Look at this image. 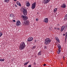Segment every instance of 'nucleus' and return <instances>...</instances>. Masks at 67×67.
Returning <instances> with one entry per match:
<instances>
[{
	"instance_id": "obj_37",
	"label": "nucleus",
	"mask_w": 67,
	"mask_h": 67,
	"mask_svg": "<svg viewBox=\"0 0 67 67\" xmlns=\"http://www.w3.org/2000/svg\"><path fill=\"white\" fill-rule=\"evenodd\" d=\"M63 59H65V57H63Z\"/></svg>"
},
{
	"instance_id": "obj_34",
	"label": "nucleus",
	"mask_w": 67,
	"mask_h": 67,
	"mask_svg": "<svg viewBox=\"0 0 67 67\" xmlns=\"http://www.w3.org/2000/svg\"><path fill=\"white\" fill-rule=\"evenodd\" d=\"M13 22H15V20H13Z\"/></svg>"
},
{
	"instance_id": "obj_33",
	"label": "nucleus",
	"mask_w": 67,
	"mask_h": 67,
	"mask_svg": "<svg viewBox=\"0 0 67 67\" xmlns=\"http://www.w3.org/2000/svg\"><path fill=\"white\" fill-rule=\"evenodd\" d=\"M34 65H36V63H35V62H34Z\"/></svg>"
},
{
	"instance_id": "obj_32",
	"label": "nucleus",
	"mask_w": 67,
	"mask_h": 67,
	"mask_svg": "<svg viewBox=\"0 0 67 67\" xmlns=\"http://www.w3.org/2000/svg\"><path fill=\"white\" fill-rule=\"evenodd\" d=\"M36 21H38V19L37 18L36 19Z\"/></svg>"
},
{
	"instance_id": "obj_2",
	"label": "nucleus",
	"mask_w": 67,
	"mask_h": 67,
	"mask_svg": "<svg viewBox=\"0 0 67 67\" xmlns=\"http://www.w3.org/2000/svg\"><path fill=\"white\" fill-rule=\"evenodd\" d=\"M51 42V39L49 38H48L45 39L44 41V44L45 45H47L48 44H49V43Z\"/></svg>"
},
{
	"instance_id": "obj_6",
	"label": "nucleus",
	"mask_w": 67,
	"mask_h": 67,
	"mask_svg": "<svg viewBox=\"0 0 67 67\" xmlns=\"http://www.w3.org/2000/svg\"><path fill=\"white\" fill-rule=\"evenodd\" d=\"M49 1H50V0H43L42 2L43 4H46L48 3Z\"/></svg>"
},
{
	"instance_id": "obj_7",
	"label": "nucleus",
	"mask_w": 67,
	"mask_h": 67,
	"mask_svg": "<svg viewBox=\"0 0 67 67\" xmlns=\"http://www.w3.org/2000/svg\"><path fill=\"white\" fill-rule=\"evenodd\" d=\"M33 40V38L32 37H29L27 40V41L28 42H31Z\"/></svg>"
},
{
	"instance_id": "obj_23",
	"label": "nucleus",
	"mask_w": 67,
	"mask_h": 67,
	"mask_svg": "<svg viewBox=\"0 0 67 67\" xmlns=\"http://www.w3.org/2000/svg\"><path fill=\"white\" fill-rule=\"evenodd\" d=\"M10 0H4V1L5 2L8 3L10 1Z\"/></svg>"
},
{
	"instance_id": "obj_16",
	"label": "nucleus",
	"mask_w": 67,
	"mask_h": 67,
	"mask_svg": "<svg viewBox=\"0 0 67 67\" xmlns=\"http://www.w3.org/2000/svg\"><path fill=\"white\" fill-rule=\"evenodd\" d=\"M55 38L57 41H58V42H59V39L58 37H55Z\"/></svg>"
},
{
	"instance_id": "obj_28",
	"label": "nucleus",
	"mask_w": 67,
	"mask_h": 67,
	"mask_svg": "<svg viewBox=\"0 0 67 67\" xmlns=\"http://www.w3.org/2000/svg\"><path fill=\"white\" fill-rule=\"evenodd\" d=\"M36 47L35 46H32V47H31V48L32 49H34V48H35Z\"/></svg>"
},
{
	"instance_id": "obj_4",
	"label": "nucleus",
	"mask_w": 67,
	"mask_h": 67,
	"mask_svg": "<svg viewBox=\"0 0 67 67\" xmlns=\"http://www.w3.org/2000/svg\"><path fill=\"white\" fill-rule=\"evenodd\" d=\"M21 18L23 19V20H25L28 19V17L26 16H24L23 15H21Z\"/></svg>"
},
{
	"instance_id": "obj_18",
	"label": "nucleus",
	"mask_w": 67,
	"mask_h": 67,
	"mask_svg": "<svg viewBox=\"0 0 67 67\" xmlns=\"http://www.w3.org/2000/svg\"><path fill=\"white\" fill-rule=\"evenodd\" d=\"M41 53H42V51H40L38 53V56L39 55H41Z\"/></svg>"
},
{
	"instance_id": "obj_13",
	"label": "nucleus",
	"mask_w": 67,
	"mask_h": 67,
	"mask_svg": "<svg viewBox=\"0 0 67 67\" xmlns=\"http://www.w3.org/2000/svg\"><path fill=\"white\" fill-rule=\"evenodd\" d=\"M10 16L12 18H14L15 16L13 14H10Z\"/></svg>"
},
{
	"instance_id": "obj_19",
	"label": "nucleus",
	"mask_w": 67,
	"mask_h": 67,
	"mask_svg": "<svg viewBox=\"0 0 67 67\" xmlns=\"http://www.w3.org/2000/svg\"><path fill=\"white\" fill-rule=\"evenodd\" d=\"M67 37V32H66L65 34V42H66V41Z\"/></svg>"
},
{
	"instance_id": "obj_14",
	"label": "nucleus",
	"mask_w": 67,
	"mask_h": 67,
	"mask_svg": "<svg viewBox=\"0 0 67 67\" xmlns=\"http://www.w3.org/2000/svg\"><path fill=\"white\" fill-rule=\"evenodd\" d=\"M26 4L27 7H29L30 5V3H29V2H27V3H26Z\"/></svg>"
},
{
	"instance_id": "obj_30",
	"label": "nucleus",
	"mask_w": 67,
	"mask_h": 67,
	"mask_svg": "<svg viewBox=\"0 0 67 67\" xmlns=\"http://www.w3.org/2000/svg\"><path fill=\"white\" fill-rule=\"evenodd\" d=\"M46 64H44L43 65V66H46Z\"/></svg>"
},
{
	"instance_id": "obj_36",
	"label": "nucleus",
	"mask_w": 67,
	"mask_h": 67,
	"mask_svg": "<svg viewBox=\"0 0 67 67\" xmlns=\"http://www.w3.org/2000/svg\"><path fill=\"white\" fill-rule=\"evenodd\" d=\"M14 1H16L17 0H13Z\"/></svg>"
},
{
	"instance_id": "obj_10",
	"label": "nucleus",
	"mask_w": 67,
	"mask_h": 67,
	"mask_svg": "<svg viewBox=\"0 0 67 67\" xmlns=\"http://www.w3.org/2000/svg\"><path fill=\"white\" fill-rule=\"evenodd\" d=\"M21 24V23L20 22V21L19 20H18L17 21V22L16 23V25L17 26H19V25Z\"/></svg>"
},
{
	"instance_id": "obj_20",
	"label": "nucleus",
	"mask_w": 67,
	"mask_h": 67,
	"mask_svg": "<svg viewBox=\"0 0 67 67\" xmlns=\"http://www.w3.org/2000/svg\"><path fill=\"white\" fill-rule=\"evenodd\" d=\"M60 49H58V50L57 51V53L59 54L60 53V52H61V51L60 50Z\"/></svg>"
},
{
	"instance_id": "obj_1",
	"label": "nucleus",
	"mask_w": 67,
	"mask_h": 67,
	"mask_svg": "<svg viewBox=\"0 0 67 67\" xmlns=\"http://www.w3.org/2000/svg\"><path fill=\"white\" fill-rule=\"evenodd\" d=\"M25 47V44L24 42H23L21 43L19 46V49L21 50H22L23 49H24V48Z\"/></svg>"
},
{
	"instance_id": "obj_26",
	"label": "nucleus",
	"mask_w": 67,
	"mask_h": 67,
	"mask_svg": "<svg viewBox=\"0 0 67 67\" xmlns=\"http://www.w3.org/2000/svg\"><path fill=\"white\" fill-rule=\"evenodd\" d=\"M2 32H0V37H1L2 36Z\"/></svg>"
},
{
	"instance_id": "obj_39",
	"label": "nucleus",
	"mask_w": 67,
	"mask_h": 67,
	"mask_svg": "<svg viewBox=\"0 0 67 67\" xmlns=\"http://www.w3.org/2000/svg\"><path fill=\"white\" fill-rule=\"evenodd\" d=\"M57 30H59V28H58Z\"/></svg>"
},
{
	"instance_id": "obj_27",
	"label": "nucleus",
	"mask_w": 67,
	"mask_h": 67,
	"mask_svg": "<svg viewBox=\"0 0 67 67\" xmlns=\"http://www.w3.org/2000/svg\"><path fill=\"white\" fill-rule=\"evenodd\" d=\"M29 62H28L25 63L24 64V65H27V64H29Z\"/></svg>"
},
{
	"instance_id": "obj_9",
	"label": "nucleus",
	"mask_w": 67,
	"mask_h": 67,
	"mask_svg": "<svg viewBox=\"0 0 67 67\" xmlns=\"http://www.w3.org/2000/svg\"><path fill=\"white\" fill-rule=\"evenodd\" d=\"M25 23L26 25H29L30 24V21L28 20H26L25 22Z\"/></svg>"
},
{
	"instance_id": "obj_17",
	"label": "nucleus",
	"mask_w": 67,
	"mask_h": 67,
	"mask_svg": "<svg viewBox=\"0 0 67 67\" xmlns=\"http://www.w3.org/2000/svg\"><path fill=\"white\" fill-rule=\"evenodd\" d=\"M67 19V14H66V15L64 17V20L65 21H66Z\"/></svg>"
},
{
	"instance_id": "obj_12",
	"label": "nucleus",
	"mask_w": 67,
	"mask_h": 67,
	"mask_svg": "<svg viewBox=\"0 0 67 67\" xmlns=\"http://www.w3.org/2000/svg\"><path fill=\"white\" fill-rule=\"evenodd\" d=\"M16 4L17 5H18L20 6V7H22V6H21V3H20L19 2H17Z\"/></svg>"
},
{
	"instance_id": "obj_24",
	"label": "nucleus",
	"mask_w": 67,
	"mask_h": 67,
	"mask_svg": "<svg viewBox=\"0 0 67 67\" xmlns=\"http://www.w3.org/2000/svg\"><path fill=\"white\" fill-rule=\"evenodd\" d=\"M44 48L45 49H47V46H44Z\"/></svg>"
},
{
	"instance_id": "obj_21",
	"label": "nucleus",
	"mask_w": 67,
	"mask_h": 67,
	"mask_svg": "<svg viewBox=\"0 0 67 67\" xmlns=\"http://www.w3.org/2000/svg\"><path fill=\"white\" fill-rule=\"evenodd\" d=\"M58 46L59 49H60L61 48V46H60V45L58 44Z\"/></svg>"
},
{
	"instance_id": "obj_3",
	"label": "nucleus",
	"mask_w": 67,
	"mask_h": 67,
	"mask_svg": "<svg viewBox=\"0 0 67 67\" xmlns=\"http://www.w3.org/2000/svg\"><path fill=\"white\" fill-rule=\"evenodd\" d=\"M21 10L23 11V14L24 15H27V10H26L25 8H23L21 9Z\"/></svg>"
},
{
	"instance_id": "obj_22",
	"label": "nucleus",
	"mask_w": 67,
	"mask_h": 67,
	"mask_svg": "<svg viewBox=\"0 0 67 67\" xmlns=\"http://www.w3.org/2000/svg\"><path fill=\"white\" fill-rule=\"evenodd\" d=\"M4 59H2L1 58H0V62H4Z\"/></svg>"
},
{
	"instance_id": "obj_38",
	"label": "nucleus",
	"mask_w": 67,
	"mask_h": 67,
	"mask_svg": "<svg viewBox=\"0 0 67 67\" xmlns=\"http://www.w3.org/2000/svg\"><path fill=\"white\" fill-rule=\"evenodd\" d=\"M63 36H65V34H63Z\"/></svg>"
},
{
	"instance_id": "obj_5",
	"label": "nucleus",
	"mask_w": 67,
	"mask_h": 67,
	"mask_svg": "<svg viewBox=\"0 0 67 67\" xmlns=\"http://www.w3.org/2000/svg\"><path fill=\"white\" fill-rule=\"evenodd\" d=\"M36 2H35L33 3L31 5V9L32 10L34 9L36 7Z\"/></svg>"
},
{
	"instance_id": "obj_25",
	"label": "nucleus",
	"mask_w": 67,
	"mask_h": 67,
	"mask_svg": "<svg viewBox=\"0 0 67 67\" xmlns=\"http://www.w3.org/2000/svg\"><path fill=\"white\" fill-rule=\"evenodd\" d=\"M57 11V8H56L54 9V10L53 11V12H56Z\"/></svg>"
},
{
	"instance_id": "obj_29",
	"label": "nucleus",
	"mask_w": 67,
	"mask_h": 67,
	"mask_svg": "<svg viewBox=\"0 0 67 67\" xmlns=\"http://www.w3.org/2000/svg\"><path fill=\"white\" fill-rule=\"evenodd\" d=\"M28 67H31V65H29L28 66Z\"/></svg>"
},
{
	"instance_id": "obj_31",
	"label": "nucleus",
	"mask_w": 67,
	"mask_h": 67,
	"mask_svg": "<svg viewBox=\"0 0 67 67\" xmlns=\"http://www.w3.org/2000/svg\"><path fill=\"white\" fill-rule=\"evenodd\" d=\"M14 6H15V7H17V6L16 5V4H15L14 5Z\"/></svg>"
},
{
	"instance_id": "obj_15",
	"label": "nucleus",
	"mask_w": 67,
	"mask_h": 67,
	"mask_svg": "<svg viewBox=\"0 0 67 67\" xmlns=\"http://www.w3.org/2000/svg\"><path fill=\"white\" fill-rule=\"evenodd\" d=\"M65 28V26H63L62 27H61V32H62L64 30V29Z\"/></svg>"
},
{
	"instance_id": "obj_40",
	"label": "nucleus",
	"mask_w": 67,
	"mask_h": 67,
	"mask_svg": "<svg viewBox=\"0 0 67 67\" xmlns=\"http://www.w3.org/2000/svg\"><path fill=\"white\" fill-rule=\"evenodd\" d=\"M54 29H56V28H54Z\"/></svg>"
},
{
	"instance_id": "obj_35",
	"label": "nucleus",
	"mask_w": 67,
	"mask_h": 67,
	"mask_svg": "<svg viewBox=\"0 0 67 67\" xmlns=\"http://www.w3.org/2000/svg\"><path fill=\"white\" fill-rule=\"evenodd\" d=\"M65 25L66 26V27H67V23Z\"/></svg>"
},
{
	"instance_id": "obj_8",
	"label": "nucleus",
	"mask_w": 67,
	"mask_h": 67,
	"mask_svg": "<svg viewBox=\"0 0 67 67\" xmlns=\"http://www.w3.org/2000/svg\"><path fill=\"white\" fill-rule=\"evenodd\" d=\"M43 22H45L46 23H48V18H45L43 20Z\"/></svg>"
},
{
	"instance_id": "obj_11",
	"label": "nucleus",
	"mask_w": 67,
	"mask_h": 67,
	"mask_svg": "<svg viewBox=\"0 0 67 67\" xmlns=\"http://www.w3.org/2000/svg\"><path fill=\"white\" fill-rule=\"evenodd\" d=\"M61 8H66V4L64 3L61 5Z\"/></svg>"
}]
</instances>
